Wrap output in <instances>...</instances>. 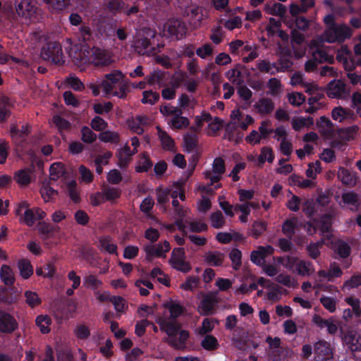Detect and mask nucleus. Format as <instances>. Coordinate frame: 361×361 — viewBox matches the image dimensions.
I'll return each mask as SVG.
<instances>
[{
    "instance_id": "f257e3e1",
    "label": "nucleus",
    "mask_w": 361,
    "mask_h": 361,
    "mask_svg": "<svg viewBox=\"0 0 361 361\" xmlns=\"http://www.w3.org/2000/svg\"><path fill=\"white\" fill-rule=\"evenodd\" d=\"M104 8L107 13L112 16L122 13L127 17H131L137 15L140 11L138 4L134 3L133 5H130L123 0H106Z\"/></svg>"
},
{
    "instance_id": "f03ea898",
    "label": "nucleus",
    "mask_w": 361,
    "mask_h": 361,
    "mask_svg": "<svg viewBox=\"0 0 361 361\" xmlns=\"http://www.w3.org/2000/svg\"><path fill=\"white\" fill-rule=\"evenodd\" d=\"M353 35L352 29L346 24H337L326 28L324 32V40L329 43H343Z\"/></svg>"
},
{
    "instance_id": "7ed1b4c3",
    "label": "nucleus",
    "mask_w": 361,
    "mask_h": 361,
    "mask_svg": "<svg viewBox=\"0 0 361 361\" xmlns=\"http://www.w3.org/2000/svg\"><path fill=\"white\" fill-rule=\"evenodd\" d=\"M41 56L44 60L56 65H61L65 62L62 47L56 42H47L41 49Z\"/></svg>"
},
{
    "instance_id": "20e7f679",
    "label": "nucleus",
    "mask_w": 361,
    "mask_h": 361,
    "mask_svg": "<svg viewBox=\"0 0 361 361\" xmlns=\"http://www.w3.org/2000/svg\"><path fill=\"white\" fill-rule=\"evenodd\" d=\"M314 361H334V352L331 344L322 339L314 343Z\"/></svg>"
},
{
    "instance_id": "39448f33",
    "label": "nucleus",
    "mask_w": 361,
    "mask_h": 361,
    "mask_svg": "<svg viewBox=\"0 0 361 361\" xmlns=\"http://www.w3.org/2000/svg\"><path fill=\"white\" fill-rule=\"evenodd\" d=\"M164 30L167 32L169 37L180 39L185 36L188 27L182 20L171 18L165 24Z\"/></svg>"
},
{
    "instance_id": "423d86ee",
    "label": "nucleus",
    "mask_w": 361,
    "mask_h": 361,
    "mask_svg": "<svg viewBox=\"0 0 361 361\" xmlns=\"http://www.w3.org/2000/svg\"><path fill=\"white\" fill-rule=\"evenodd\" d=\"M216 294L215 292H210L203 295L197 309L201 315L208 316L214 313L215 307L219 302Z\"/></svg>"
},
{
    "instance_id": "0eeeda50",
    "label": "nucleus",
    "mask_w": 361,
    "mask_h": 361,
    "mask_svg": "<svg viewBox=\"0 0 361 361\" xmlns=\"http://www.w3.org/2000/svg\"><path fill=\"white\" fill-rule=\"evenodd\" d=\"M90 63L102 68L109 66L113 60L111 56L104 49L92 46Z\"/></svg>"
},
{
    "instance_id": "6e6552de",
    "label": "nucleus",
    "mask_w": 361,
    "mask_h": 361,
    "mask_svg": "<svg viewBox=\"0 0 361 361\" xmlns=\"http://www.w3.org/2000/svg\"><path fill=\"white\" fill-rule=\"evenodd\" d=\"M102 86L106 94L117 97L120 99H126L130 92V86L128 82L122 81L118 84V88L115 87L108 81H102Z\"/></svg>"
},
{
    "instance_id": "1a4fd4ad",
    "label": "nucleus",
    "mask_w": 361,
    "mask_h": 361,
    "mask_svg": "<svg viewBox=\"0 0 361 361\" xmlns=\"http://www.w3.org/2000/svg\"><path fill=\"white\" fill-rule=\"evenodd\" d=\"M18 327V324L14 317L0 308V332L11 334Z\"/></svg>"
},
{
    "instance_id": "9d476101",
    "label": "nucleus",
    "mask_w": 361,
    "mask_h": 361,
    "mask_svg": "<svg viewBox=\"0 0 361 361\" xmlns=\"http://www.w3.org/2000/svg\"><path fill=\"white\" fill-rule=\"evenodd\" d=\"M91 49L90 45L85 47L80 44V47L75 46L74 49H71L70 56L73 58V61L78 64H85L90 63L91 57Z\"/></svg>"
},
{
    "instance_id": "9b49d317",
    "label": "nucleus",
    "mask_w": 361,
    "mask_h": 361,
    "mask_svg": "<svg viewBox=\"0 0 361 361\" xmlns=\"http://www.w3.org/2000/svg\"><path fill=\"white\" fill-rule=\"evenodd\" d=\"M22 220L27 226H32L37 220H42L46 213L39 207H33L25 210L23 216L20 215Z\"/></svg>"
},
{
    "instance_id": "f8f14e48",
    "label": "nucleus",
    "mask_w": 361,
    "mask_h": 361,
    "mask_svg": "<svg viewBox=\"0 0 361 361\" xmlns=\"http://www.w3.org/2000/svg\"><path fill=\"white\" fill-rule=\"evenodd\" d=\"M16 10L19 16L29 18L35 13L33 0H15Z\"/></svg>"
},
{
    "instance_id": "ddd939ff",
    "label": "nucleus",
    "mask_w": 361,
    "mask_h": 361,
    "mask_svg": "<svg viewBox=\"0 0 361 361\" xmlns=\"http://www.w3.org/2000/svg\"><path fill=\"white\" fill-rule=\"evenodd\" d=\"M312 322L319 329H322L326 328L328 334L334 335L338 331V326L334 322L333 317L327 319L322 318L319 314H314L312 317Z\"/></svg>"
},
{
    "instance_id": "4468645a",
    "label": "nucleus",
    "mask_w": 361,
    "mask_h": 361,
    "mask_svg": "<svg viewBox=\"0 0 361 361\" xmlns=\"http://www.w3.org/2000/svg\"><path fill=\"white\" fill-rule=\"evenodd\" d=\"M98 248L102 252L118 255V246L110 235L101 236L98 239Z\"/></svg>"
},
{
    "instance_id": "2eb2a0df",
    "label": "nucleus",
    "mask_w": 361,
    "mask_h": 361,
    "mask_svg": "<svg viewBox=\"0 0 361 361\" xmlns=\"http://www.w3.org/2000/svg\"><path fill=\"white\" fill-rule=\"evenodd\" d=\"M327 88V94L330 98H339L345 93V84L341 80L331 81Z\"/></svg>"
},
{
    "instance_id": "dca6fc26",
    "label": "nucleus",
    "mask_w": 361,
    "mask_h": 361,
    "mask_svg": "<svg viewBox=\"0 0 361 361\" xmlns=\"http://www.w3.org/2000/svg\"><path fill=\"white\" fill-rule=\"evenodd\" d=\"M156 322L160 329L164 331L170 337V339L176 336L180 331V326L173 322H168L161 317H159Z\"/></svg>"
},
{
    "instance_id": "f3484780",
    "label": "nucleus",
    "mask_w": 361,
    "mask_h": 361,
    "mask_svg": "<svg viewBox=\"0 0 361 361\" xmlns=\"http://www.w3.org/2000/svg\"><path fill=\"white\" fill-rule=\"evenodd\" d=\"M204 260L209 266L220 267L223 264L224 255L219 251H208L204 255Z\"/></svg>"
},
{
    "instance_id": "a211bd4d",
    "label": "nucleus",
    "mask_w": 361,
    "mask_h": 361,
    "mask_svg": "<svg viewBox=\"0 0 361 361\" xmlns=\"http://www.w3.org/2000/svg\"><path fill=\"white\" fill-rule=\"evenodd\" d=\"M193 133H188L183 136V143L185 150L187 152H192L197 148L198 145V136L196 133V128L192 127Z\"/></svg>"
},
{
    "instance_id": "6ab92c4d",
    "label": "nucleus",
    "mask_w": 361,
    "mask_h": 361,
    "mask_svg": "<svg viewBox=\"0 0 361 361\" xmlns=\"http://www.w3.org/2000/svg\"><path fill=\"white\" fill-rule=\"evenodd\" d=\"M163 307L169 310L170 317L173 319H176L181 316L185 310L183 305L173 300H170L164 302L163 304Z\"/></svg>"
},
{
    "instance_id": "aec40b11",
    "label": "nucleus",
    "mask_w": 361,
    "mask_h": 361,
    "mask_svg": "<svg viewBox=\"0 0 361 361\" xmlns=\"http://www.w3.org/2000/svg\"><path fill=\"white\" fill-rule=\"evenodd\" d=\"M153 166V162L150 159L147 152H144L139 156V160L135 167L137 173L147 172Z\"/></svg>"
},
{
    "instance_id": "412c9836",
    "label": "nucleus",
    "mask_w": 361,
    "mask_h": 361,
    "mask_svg": "<svg viewBox=\"0 0 361 361\" xmlns=\"http://www.w3.org/2000/svg\"><path fill=\"white\" fill-rule=\"evenodd\" d=\"M178 337L175 336L169 340V345L177 350H184L186 348V341L189 338V333L186 330L178 331Z\"/></svg>"
},
{
    "instance_id": "4be33fe9",
    "label": "nucleus",
    "mask_w": 361,
    "mask_h": 361,
    "mask_svg": "<svg viewBox=\"0 0 361 361\" xmlns=\"http://www.w3.org/2000/svg\"><path fill=\"white\" fill-rule=\"evenodd\" d=\"M50 178L52 180H57L60 178H66L68 172L64 164L61 162L53 163L49 169Z\"/></svg>"
},
{
    "instance_id": "5701e85b",
    "label": "nucleus",
    "mask_w": 361,
    "mask_h": 361,
    "mask_svg": "<svg viewBox=\"0 0 361 361\" xmlns=\"http://www.w3.org/2000/svg\"><path fill=\"white\" fill-rule=\"evenodd\" d=\"M157 130L162 148L166 151H173L175 149V142L172 137L159 126L157 127Z\"/></svg>"
},
{
    "instance_id": "b1692460",
    "label": "nucleus",
    "mask_w": 361,
    "mask_h": 361,
    "mask_svg": "<svg viewBox=\"0 0 361 361\" xmlns=\"http://www.w3.org/2000/svg\"><path fill=\"white\" fill-rule=\"evenodd\" d=\"M295 268V271L301 276H310L314 271L312 263L302 259L298 260Z\"/></svg>"
},
{
    "instance_id": "393cba45",
    "label": "nucleus",
    "mask_w": 361,
    "mask_h": 361,
    "mask_svg": "<svg viewBox=\"0 0 361 361\" xmlns=\"http://www.w3.org/2000/svg\"><path fill=\"white\" fill-rule=\"evenodd\" d=\"M166 73L161 70H155L145 78L149 85L157 84L159 86L165 85Z\"/></svg>"
},
{
    "instance_id": "a878e982",
    "label": "nucleus",
    "mask_w": 361,
    "mask_h": 361,
    "mask_svg": "<svg viewBox=\"0 0 361 361\" xmlns=\"http://www.w3.org/2000/svg\"><path fill=\"white\" fill-rule=\"evenodd\" d=\"M298 227V219L295 216L286 219L282 226V232L287 237L291 238L295 233V229Z\"/></svg>"
},
{
    "instance_id": "bb28decb",
    "label": "nucleus",
    "mask_w": 361,
    "mask_h": 361,
    "mask_svg": "<svg viewBox=\"0 0 361 361\" xmlns=\"http://www.w3.org/2000/svg\"><path fill=\"white\" fill-rule=\"evenodd\" d=\"M146 252V259L151 261L152 257H165L163 245L158 243L156 245H147L145 247Z\"/></svg>"
},
{
    "instance_id": "cd10ccee",
    "label": "nucleus",
    "mask_w": 361,
    "mask_h": 361,
    "mask_svg": "<svg viewBox=\"0 0 361 361\" xmlns=\"http://www.w3.org/2000/svg\"><path fill=\"white\" fill-rule=\"evenodd\" d=\"M32 170L30 169H23L16 171L14 174V180L20 185H27L31 182Z\"/></svg>"
},
{
    "instance_id": "c85d7f7f",
    "label": "nucleus",
    "mask_w": 361,
    "mask_h": 361,
    "mask_svg": "<svg viewBox=\"0 0 361 361\" xmlns=\"http://www.w3.org/2000/svg\"><path fill=\"white\" fill-rule=\"evenodd\" d=\"M342 200L345 204L351 205L350 210L356 212L360 207V202L357 194L354 192H348L343 193L341 196Z\"/></svg>"
},
{
    "instance_id": "c756f323",
    "label": "nucleus",
    "mask_w": 361,
    "mask_h": 361,
    "mask_svg": "<svg viewBox=\"0 0 361 361\" xmlns=\"http://www.w3.org/2000/svg\"><path fill=\"white\" fill-rule=\"evenodd\" d=\"M0 278L6 286H12L15 282L14 274L11 268L6 264L1 266L0 269Z\"/></svg>"
},
{
    "instance_id": "7c9ffc66",
    "label": "nucleus",
    "mask_w": 361,
    "mask_h": 361,
    "mask_svg": "<svg viewBox=\"0 0 361 361\" xmlns=\"http://www.w3.org/2000/svg\"><path fill=\"white\" fill-rule=\"evenodd\" d=\"M18 267L20 271V276L24 279H29L33 274V268L28 259H22L18 262Z\"/></svg>"
},
{
    "instance_id": "2f4dec72",
    "label": "nucleus",
    "mask_w": 361,
    "mask_h": 361,
    "mask_svg": "<svg viewBox=\"0 0 361 361\" xmlns=\"http://www.w3.org/2000/svg\"><path fill=\"white\" fill-rule=\"evenodd\" d=\"M92 39L93 34L90 27L88 26L82 25L78 33L79 41L83 42V45L85 47H88V45H90V47H92V44L91 43Z\"/></svg>"
},
{
    "instance_id": "473e14b6",
    "label": "nucleus",
    "mask_w": 361,
    "mask_h": 361,
    "mask_svg": "<svg viewBox=\"0 0 361 361\" xmlns=\"http://www.w3.org/2000/svg\"><path fill=\"white\" fill-rule=\"evenodd\" d=\"M335 252L340 258L346 259L350 255L351 247L345 241L339 240L335 243Z\"/></svg>"
},
{
    "instance_id": "72a5a7b5",
    "label": "nucleus",
    "mask_w": 361,
    "mask_h": 361,
    "mask_svg": "<svg viewBox=\"0 0 361 361\" xmlns=\"http://www.w3.org/2000/svg\"><path fill=\"white\" fill-rule=\"evenodd\" d=\"M259 113L263 114H269L274 109V104L271 99L262 98L255 105Z\"/></svg>"
},
{
    "instance_id": "f704fd0d",
    "label": "nucleus",
    "mask_w": 361,
    "mask_h": 361,
    "mask_svg": "<svg viewBox=\"0 0 361 361\" xmlns=\"http://www.w3.org/2000/svg\"><path fill=\"white\" fill-rule=\"evenodd\" d=\"M36 325L39 328L42 334H48L50 331L51 319L48 315H39L35 319Z\"/></svg>"
},
{
    "instance_id": "c9c22d12",
    "label": "nucleus",
    "mask_w": 361,
    "mask_h": 361,
    "mask_svg": "<svg viewBox=\"0 0 361 361\" xmlns=\"http://www.w3.org/2000/svg\"><path fill=\"white\" fill-rule=\"evenodd\" d=\"M334 215L331 213H326L321 216L319 221V228L322 233H329L331 230Z\"/></svg>"
},
{
    "instance_id": "e433bc0d",
    "label": "nucleus",
    "mask_w": 361,
    "mask_h": 361,
    "mask_svg": "<svg viewBox=\"0 0 361 361\" xmlns=\"http://www.w3.org/2000/svg\"><path fill=\"white\" fill-rule=\"evenodd\" d=\"M121 190L118 188L106 186L102 190L105 201L114 202L120 198Z\"/></svg>"
},
{
    "instance_id": "4c0bfd02",
    "label": "nucleus",
    "mask_w": 361,
    "mask_h": 361,
    "mask_svg": "<svg viewBox=\"0 0 361 361\" xmlns=\"http://www.w3.org/2000/svg\"><path fill=\"white\" fill-rule=\"evenodd\" d=\"M99 139L106 143L118 144L120 142L119 134L111 130H104L99 133Z\"/></svg>"
},
{
    "instance_id": "58836bf2",
    "label": "nucleus",
    "mask_w": 361,
    "mask_h": 361,
    "mask_svg": "<svg viewBox=\"0 0 361 361\" xmlns=\"http://www.w3.org/2000/svg\"><path fill=\"white\" fill-rule=\"evenodd\" d=\"M52 122L54 126L58 128L60 134H62L64 131L68 130L71 128V123L63 118L60 115H55L53 116Z\"/></svg>"
},
{
    "instance_id": "ea45409f",
    "label": "nucleus",
    "mask_w": 361,
    "mask_h": 361,
    "mask_svg": "<svg viewBox=\"0 0 361 361\" xmlns=\"http://www.w3.org/2000/svg\"><path fill=\"white\" fill-rule=\"evenodd\" d=\"M312 58L316 60L318 63L324 62L332 63L334 62V57L322 49H317L313 51Z\"/></svg>"
},
{
    "instance_id": "a19ab883",
    "label": "nucleus",
    "mask_w": 361,
    "mask_h": 361,
    "mask_svg": "<svg viewBox=\"0 0 361 361\" xmlns=\"http://www.w3.org/2000/svg\"><path fill=\"white\" fill-rule=\"evenodd\" d=\"M38 231L42 235V238L47 239L54 235L55 228L49 223L45 221H39L38 225Z\"/></svg>"
},
{
    "instance_id": "79ce46f5",
    "label": "nucleus",
    "mask_w": 361,
    "mask_h": 361,
    "mask_svg": "<svg viewBox=\"0 0 361 361\" xmlns=\"http://www.w3.org/2000/svg\"><path fill=\"white\" fill-rule=\"evenodd\" d=\"M67 188V192L68 195L70 197V199L74 202V203H79L81 200L80 193L78 192L77 190V183L75 180H71L67 183L66 185Z\"/></svg>"
},
{
    "instance_id": "37998d69",
    "label": "nucleus",
    "mask_w": 361,
    "mask_h": 361,
    "mask_svg": "<svg viewBox=\"0 0 361 361\" xmlns=\"http://www.w3.org/2000/svg\"><path fill=\"white\" fill-rule=\"evenodd\" d=\"M39 192L42 197L46 202L51 201L54 197L58 195V191L48 184L43 185Z\"/></svg>"
},
{
    "instance_id": "c03bdc74",
    "label": "nucleus",
    "mask_w": 361,
    "mask_h": 361,
    "mask_svg": "<svg viewBox=\"0 0 361 361\" xmlns=\"http://www.w3.org/2000/svg\"><path fill=\"white\" fill-rule=\"evenodd\" d=\"M202 347L207 350H214L218 348L217 339L212 335H207L201 342Z\"/></svg>"
},
{
    "instance_id": "a18cd8bd",
    "label": "nucleus",
    "mask_w": 361,
    "mask_h": 361,
    "mask_svg": "<svg viewBox=\"0 0 361 361\" xmlns=\"http://www.w3.org/2000/svg\"><path fill=\"white\" fill-rule=\"evenodd\" d=\"M276 67V63H271L269 61L266 60H261L257 63V68L263 73H269L270 75H275L278 73Z\"/></svg>"
},
{
    "instance_id": "49530a36",
    "label": "nucleus",
    "mask_w": 361,
    "mask_h": 361,
    "mask_svg": "<svg viewBox=\"0 0 361 361\" xmlns=\"http://www.w3.org/2000/svg\"><path fill=\"white\" fill-rule=\"evenodd\" d=\"M169 264L173 269L183 273H188L192 269V267L190 262L186 261V258L180 260L177 259L174 262Z\"/></svg>"
},
{
    "instance_id": "de8ad7c7",
    "label": "nucleus",
    "mask_w": 361,
    "mask_h": 361,
    "mask_svg": "<svg viewBox=\"0 0 361 361\" xmlns=\"http://www.w3.org/2000/svg\"><path fill=\"white\" fill-rule=\"evenodd\" d=\"M324 245V240L317 243H310L306 247L308 255L313 259H316L320 255L319 249Z\"/></svg>"
},
{
    "instance_id": "09e8293b",
    "label": "nucleus",
    "mask_w": 361,
    "mask_h": 361,
    "mask_svg": "<svg viewBox=\"0 0 361 361\" xmlns=\"http://www.w3.org/2000/svg\"><path fill=\"white\" fill-rule=\"evenodd\" d=\"M345 302L351 306V310L354 312L356 317H361L360 300L359 298H354L353 296L346 297L345 298Z\"/></svg>"
},
{
    "instance_id": "8fccbe9b",
    "label": "nucleus",
    "mask_w": 361,
    "mask_h": 361,
    "mask_svg": "<svg viewBox=\"0 0 361 361\" xmlns=\"http://www.w3.org/2000/svg\"><path fill=\"white\" fill-rule=\"evenodd\" d=\"M229 258L232 262L233 269L238 270L242 264V252L237 248H233L229 253Z\"/></svg>"
},
{
    "instance_id": "3c124183",
    "label": "nucleus",
    "mask_w": 361,
    "mask_h": 361,
    "mask_svg": "<svg viewBox=\"0 0 361 361\" xmlns=\"http://www.w3.org/2000/svg\"><path fill=\"white\" fill-rule=\"evenodd\" d=\"M25 302L32 308L39 305L42 302L41 298L37 293L31 290H26L25 292Z\"/></svg>"
},
{
    "instance_id": "603ef678",
    "label": "nucleus",
    "mask_w": 361,
    "mask_h": 361,
    "mask_svg": "<svg viewBox=\"0 0 361 361\" xmlns=\"http://www.w3.org/2000/svg\"><path fill=\"white\" fill-rule=\"evenodd\" d=\"M276 63V70L279 72H285L288 71L293 66V62L290 57L279 56Z\"/></svg>"
},
{
    "instance_id": "864d4df0",
    "label": "nucleus",
    "mask_w": 361,
    "mask_h": 361,
    "mask_svg": "<svg viewBox=\"0 0 361 361\" xmlns=\"http://www.w3.org/2000/svg\"><path fill=\"white\" fill-rule=\"evenodd\" d=\"M97 139V135L87 126L81 128V140L85 143L91 144Z\"/></svg>"
},
{
    "instance_id": "5fc2aeb1",
    "label": "nucleus",
    "mask_w": 361,
    "mask_h": 361,
    "mask_svg": "<svg viewBox=\"0 0 361 361\" xmlns=\"http://www.w3.org/2000/svg\"><path fill=\"white\" fill-rule=\"evenodd\" d=\"M51 8L63 11L70 5V0H43Z\"/></svg>"
},
{
    "instance_id": "6e6d98bb",
    "label": "nucleus",
    "mask_w": 361,
    "mask_h": 361,
    "mask_svg": "<svg viewBox=\"0 0 361 361\" xmlns=\"http://www.w3.org/2000/svg\"><path fill=\"white\" fill-rule=\"evenodd\" d=\"M113 104L111 102L102 103H95L93 104V110L95 114L102 115L104 114H108L113 109Z\"/></svg>"
},
{
    "instance_id": "4d7b16f0",
    "label": "nucleus",
    "mask_w": 361,
    "mask_h": 361,
    "mask_svg": "<svg viewBox=\"0 0 361 361\" xmlns=\"http://www.w3.org/2000/svg\"><path fill=\"white\" fill-rule=\"evenodd\" d=\"M142 99L141 102L142 104H154L159 99V94L152 90L144 91L142 92Z\"/></svg>"
},
{
    "instance_id": "13d9d810",
    "label": "nucleus",
    "mask_w": 361,
    "mask_h": 361,
    "mask_svg": "<svg viewBox=\"0 0 361 361\" xmlns=\"http://www.w3.org/2000/svg\"><path fill=\"white\" fill-rule=\"evenodd\" d=\"M298 259L292 256L281 257L278 259V262L281 264L285 268L290 271H293Z\"/></svg>"
},
{
    "instance_id": "bf43d9fd",
    "label": "nucleus",
    "mask_w": 361,
    "mask_h": 361,
    "mask_svg": "<svg viewBox=\"0 0 361 361\" xmlns=\"http://www.w3.org/2000/svg\"><path fill=\"white\" fill-rule=\"evenodd\" d=\"M123 77L124 75L121 71L115 70L105 75L106 80L104 81H108L115 87L116 84H119L121 82L120 80H122Z\"/></svg>"
},
{
    "instance_id": "052dcab7",
    "label": "nucleus",
    "mask_w": 361,
    "mask_h": 361,
    "mask_svg": "<svg viewBox=\"0 0 361 361\" xmlns=\"http://www.w3.org/2000/svg\"><path fill=\"white\" fill-rule=\"evenodd\" d=\"M267 229V224L264 221H255L252 225V235L257 239Z\"/></svg>"
},
{
    "instance_id": "680f3d73",
    "label": "nucleus",
    "mask_w": 361,
    "mask_h": 361,
    "mask_svg": "<svg viewBox=\"0 0 361 361\" xmlns=\"http://www.w3.org/2000/svg\"><path fill=\"white\" fill-rule=\"evenodd\" d=\"M212 226L215 228H221L225 224V220L221 211H216L211 214Z\"/></svg>"
},
{
    "instance_id": "e2e57ef3",
    "label": "nucleus",
    "mask_w": 361,
    "mask_h": 361,
    "mask_svg": "<svg viewBox=\"0 0 361 361\" xmlns=\"http://www.w3.org/2000/svg\"><path fill=\"white\" fill-rule=\"evenodd\" d=\"M320 302L324 308L330 312H334L336 309V300L335 298L329 296H322L319 299Z\"/></svg>"
},
{
    "instance_id": "0e129e2a",
    "label": "nucleus",
    "mask_w": 361,
    "mask_h": 361,
    "mask_svg": "<svg viewBox=\"0 0 361 361\" xmlns=\"http://www.w3.org/2000/svg\"><path fill=\"white\" fill-rule=\"evenodd\" d=\"M75 336L80 340H85L90 336V329L85 324H80L74 329Z\"/></svg>"
},
{
    "instance_id": "69168bd1",
    "label": "nucleus",
    "mask_w": 361,
    "mask_h": 361,
    "mask_svg": "<svg viewBox=\"0 0 361 361\" xmlns=\"http://www.w3.org/2000/svg\"><path fill=\"white\" fill-rule=\"evenodd\" d=\"M150 45V39L147 37H141L135 41V48L139 53L145 52Z\"/></svg>"
},
{
    "instance_id": "338daca9",
    "label": "nucleus",
    "mask_w": 361,
    "mask_h": 361,
    "mask_svg": "<svg viewBox=\"0 0 361 361\" xmlns=\"http://www.w3.org/2000/svg\"><path fill=\"white\" fill-rule=\"evenodd\" d=\"M237 92L240 97L249 106L251 104L250 99L252 95L251 90L245 85H241L238 88Z\"/></svg>"
},
{
    "instance_id": "774afa93",
    "label": "nucleus",
    "mask_w": 361,
    "mask_h": 361,
    "mask_svg": "<svg viewBox=\"0 0 361 361\" xmlns=\"http://www.w3.org/2000/svg\"><path fill=\"white\" fill-rule=\"evenodd\" d=\"M345 341L350 344V348L352 351L359 350L361 348V337L355 338L354 336H345Z\"/></svg>"
}]
</instances>
